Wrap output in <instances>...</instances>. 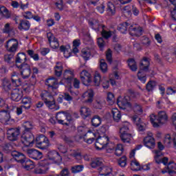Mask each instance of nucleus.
<instances>
[{
	"instance_id": "6e6552de",
	"label": "nucleus",
	"mask_w": 176,
	"mask_h": 176,
	"mask_svg": "<svg viewBox=\"0 0 176 176\" xmlns=\"http://www.w3.org/2000/svg\"><path fill=\"white\" fill-rule=\"evenodd\" d=\"M49 170V162L47 160L41 161L38 162V167L34 168L35 174H46Z\"/></svg>"
},
{
	"instance_id": "ddd939ff",
	"label": "nucleus",
	"mask_w": 176,
	"mask_h": 176,
	"mask_svg": "<svg viewBox=\"0 0 176 176\" xmlns=\"http://www.w3.org/2000/svg\"><path fill=\"white\" fill-rule=\"evenodd\" d=\"M11 155L12 156L13 159L17 163H20L22 164V163H24V161L27 159V157H25V155L23 153H20L17 151H14L11 153Z\"/></svg>"
},
{
	"instance_id": "4be33fe9",
	"label": "nucleus",
	"mask_w": 176,
	"mask_h": 176,
	"mask_svg": "<svg viewBox=\"0 0 176 176\" xmlns=\"http://www.w3.org/2000/svg\"><path fill=\"white\" fill-rule=\"evenodd\" d=\"M93 54V50L90 48H84L81 50V56L84 58V60L85 61H87L89 58H90V56Z\"/></svg>"
},
{
	"instance_id": "3c124183",
	"label": "nucleus",
	"mask_w": 176,
	"mask_h": 176,
	"mask_svg": "<svg viewBox=\"0 0 176 176\" xmlns=\"http://www.w3.org/2000/svg\"><path fill=\"white\" fill-rule=\"evenodd\" d=\"M107 102L109 105H113L115 104V95L109 92L107 94Z\"/></svg>"
},
{
	"instance_id": "c85d7f7f",
	"label": "nucleus",
	"mask_w": 176,
	"mask_h": 176,
	"mask_svg": "<svg viewBox=\"0 0 176 176\" xmlns=\"http://www.w3.org/2000/svg\"><path fill=\"white\" fill-rule=\"evenodd\" d=\"M41 97L43 101H47V100H53V96L50 94V92L47 89V91L44 90L41 94Z\"/></svg>"
},
{
	"instance_id": "49530a36",
	"label": "nucleus",
	"mask_w": 176,
	"mask_h": 176,
	"mask_svg": "<svg viewBox=\"0 0 176 176\" xmlns=\"http://www.w3.org/2000/svg\"><path fill=\"white\" fill-rule=\"evenodd\" d=\"M10 119V116L6 111L0 112V120H3L4 122H9Z\"/></svg>"
},
{
	"instance_id": "79ce46f5",
	"label": "nucleus",
	"mask_w": 176,
	"mask_h": 176,
	"mask_svg": "<svg viewBox=\"0 0 176 176\" xmlns=\"http://www.w3.org/2000/svg\"><path fill=\"white\" fill-rule=\"evenodd\" d=\"M100 85H101V75L98 72H96L94 78V86L98 87Z\"/></svg>"
},
{
	"instance_id": "b1692460",
	"label": "nucleus",
	"mask_w": 176,
	"mask_h": 176,
	"mask_svg": "<svg viewBox=\"0 0 176 176\" xmlns=\"http://www.w3.org/2000/svg\"><path fill=\"white\" fill-rule=\"evenodd\" d=\"M30 21L27 20H22L19 23V30H24L25 31H28V30H30Z\"/></svg>"
},
{
	"instance_id": "680f3d73",
	"label": "nucleus",
	"mask_w": 176,
	"mask_h": 176,
	"mask_svg": "<svg viewBox=\"0 0 176 176\" xmlns=\"http://www.w3.org/2000/svg\"><path fill=\"white\" fill-rule=\"evenodd\" d=\"M90 135H94V133L90 132L87 136H85L86 140L85 141L87 144H93L96 139L94 138H90Z\"/></svg>"
},
{
	"instance_id": "4c0bfd02",
	"label": "nucleus",
	"mask_w": 176,
	"mask_h": 176,
	"mask_svg": "<svg viewBox=\"0 0 176 176\" xmlns=\"http://www.w3.org/2000/svg\"><path fill=\"white\" fill-rule=\"evenodd\" d=\"M91 167H92V168H96L97 167H100L101 166H102V159L101 158H96L94 160H92V162L90 164Z\"/></svg>"
},
{
	"instance_id": "8fccbe9b",
	"label": "nucleus",
	"mask_w": 176,
	"mask_h": 176,
	"mask_svg": "<svg viewBox=\"0 0 176 176\" xmlns=\"http://www.w3.org/2000/svg\"><path fill=\"white\" fill-rule=\"evenodd\" d=\"M14 54H8L5 55L4 60L6 63H8V64H12V63H14Z\"/></svg>"
},
{
	"instance_id": "dca6fc26",
	"label": "nucleus",
	"mask_w": 176,
	"mask_h": 176,
	"mask_svg": "<svg viewBox=\"0 0 176 176\" xmlns=\"http://www.w3.org/2000/svg\"><path fill=\"white\" fill-rule=\"evenodd\" d=\"M150 65H151V63L149 62V58L146 57H144L142 60L140 61L139 71L148 72V71H149Z\"/></svg>"
},
{
	"instance_id": "bf43d9fd",
	"label": "nucleus",
	"mask_w": 176,
	"mask_h": 176,
	"mask_svg": "<svg viewBox=\"0 0 176 176\" xmlns=\"http://www.w3.org/2000/svg\"><path fill=\"white\" fill-rule=\"evenodd\" d=\"M57 89H58V86H54L48 87L47 90L53 97L54 96H57Z\"/></svg>"
},
{
	"instance_id": "6ab92c4d",
	"label": "nucleus",
	"mask_w": 176,
	"mask_h": 176,
	"mask_svg": "<svg viewBox=\"0 0 176 176\" xmlns=\"http://www.w3.org/2000/svg\"><path fill=\"white\" fill-rule=\"evenodd\" d=\"M11 81L12 85L17 87L19 86H21V83H23V82L21 81V78L19 77V73L16 72H13L11 74Z\"/></svg>"
},
{
	"instance_id": "6e6d98bb",
	"label": "nucleus",
	"mask_w": 176,
	"mask_h": 176,
	"mask_svg": "<svg viewBox=\"0 0 176 176\" xmlns=\"http://www.w3.org/2000/svg\"><path fill=\"white\" fill-rule=\"evenodd\" d=\"M28 54H29V56L33 58L35 61H38V60H39V55H38V54H35L34 52V50H29L27 51Z\"/></svg>"
},
{
	"instance_id": "13d9d810",
	"label": "nucleus",
	"mask_w": 176,
	"mask_h": 176,
	"mask_svg": "<svg viewBox=\"0 0 176 176\" xmlns=\"http://www.w3.org/2000/svg\"><path fill=\"white\" fill-rule=\"evenodd\" d=\"M57 89H58V86H54L48 87L47 90L53 97L54 96H57Z\"/></svg>"
},
{
	"instance_id": "5fc2aeb1",
	"label": "nucleus",
	"mask_w": 176,
	"mask_h": 176,
	"mask_svg": "<svg viewBox=\"0 0 176 176\" xmlns=\"http://www.w3.org/2000/svg\"><path fill=\"white\" fill-rule=\"evenodd\" d=\"M156 86V82L155 81H149L146 85V89L147 91H152L155 87Z\"/></svg>"
},
{
	"instance_id": "c03bdc74",
	"label": "nucleus",
	"mask_w": 176,
	"mask_h": 176,
	"mask_svg": "<svg viewBox=\"0 0 176 176\" xmlns=\"http://www.w3.org/2000/svg\"><path fill=\"white\" fill-rule=\"evenodd\" d=\"M138 78L139 80H141L142 83L146 82V74H145V72L139 70L138 72Z\"/></svg>"
},
{
	"instance_id": "1a4fd4ad",
	"label": "nucleus",
	"mask_w": 176,
	"mask_h": 176,
	"mask_svg": "<svg viewBox=\"0 0 176 176\" xmlns=\"http://www.w3.org/2000/svg\"><path fill=\"white\" fill-rule=\"evenodd\" d=\"M18 68L23 79H28L30 78L31 76V66L28 63H25Z\"/></svg>"
},
{
	"instance_id": "c9c22d12",
	"label": "nucleus",
	"mask_w": 176,
	"mask_h": 176,
	"mask_svg": "<svg viewBox=\"0 0 176 176\" xmlns=\"http://www.w3.org/2000/svg\"><path fill=\"white\" fill-rule=\"evenodd\" d=\"M2 151L4 153H12L13 152V146L10 143H6L2 146Z\"/></svg>"
},
{
	"instance_id": "f3484780",
	"label": "nucleus",
	"mask_w": 176,
	"mask_h": 176,
	"mask_svg": "<svg viewBox=\"0 0 176 176\" xmlns=\"http://www.w3.org/2000/svg\"><path fill=\"white\" fill-rule=\"evenodd\" d=\"M28 155L34 160H40V159H42L43 157L42 153L35 149L28 150Z\"/></svg>"
},
{
	"instance_id": "69168bd1",
	"label": "nucleus",
	"mask_w": 176,
	"mask_h": 176,
	"mask_svg": "<svg viewBox=\"0 0 176 176\" xmlns=\"http://www.w3.org/2000/svg\"><path fill=\"white\" fill-rule=\"evenodd\" d=\"M86 94L88 97V100H86V102H89V103L93 102V98L94 97V92H93V91H89L87 92Z\"/></svg>"
},
{
	"instance_id": "052dcab7",
	"label": "nucleus",
	"mask_w": 176,
	"mask_h": 176,
	"mask_svg": "<svg viewBox=\"0 0 176 176\" xmlns=\"http://www.w3.org/2000/svg\"><path fill=\"white\" fill-rule=\"evenodd\" d=\"M8 52H10V53H16L17 51V49L19 47V44H15L14 45H10L9 47H6Z\"/></svg>"
},
{
	"instance_id": "e2e57ef3",
	"label": "nucleus",
	"mask_w": 176,
	"mask_h": 176,
	"mask_svg": "<svg viewBox=\"0 0 176 176\" xmlns=\"http://www.w3.org/2000/svg\"><path fill=\"white\" fill-rule=\"evenodd\" d=\"M50 45L52 47V49H57L60 46L58 39L54 38V40L50 43Z\"/></svg>"
},
{
	"instance_id": "58836bf2",
	"label": "nucleus",
	"mask_w": 176,
	"mask_h": 176,
	"mask_svg": "<svg viewBox=\"0 0 176 176\" xmlns=\"http://www.w3.org/2000/svg\"><path fill=\"white\" fill-rule=\"evenodd\" d=\"M84 168L85 166L83 165H75L72 166L71 171L72 174H78V173H81V171H83Z\"/></svg>"
},
{
	"instance_id": "37998d69",
	"label": "nucleus",
	"mask_w": 176,
	"mask_h": 176,
	"mask_svg": "<svg viewBox=\"0 0 176 176\" xmlns=\"http://www.w3.org/2000/svg\"><path fill=\"white\" fill-rule=\"evenodd\" d=\"M44 102L50 109H54V107H56V101L54 100V98H52V99H48L44 101Z\"/></svg>"
},
{
	"instance_id": "39448f33",
	"label": "nucleus",
	"mask_w": 176,
	"mask_h": 176,
	"mask_svg": "<svg viewBox=\"0 0 176 176\" xmlns=\"http://www.w3.org/2000/svg\"><path fill=\"white\" fill-rule=\"evenodd\" d=\"M20 128H9L7 129V139L8 141H17L20 138Z\"/></svg>"
},
{
	"instance_id": "9b49d317",
	"label": "nucleus",
	"mask_w": 176,
	"mask_h": 176,
	"mask_svg": "<svg viewBox=\"0 0 176 176\" xmlns=\"http://www.w3.org/2000/svg\"><path fill=\"white\" fill-rule=\"evenodd\" d=\"M132 120L137 126L138 131H145L146 129V124L142 122L141 118L138 116H133L132 117Z\"/></svg>"
},
{
	"instance_id": "7c9ffc66",
	"label": "nucleus",
	"mask_w": 176,
	"mask_h": 176,
	"mask_svg": "<svg viewBox=\"0 0 176 176\" xmlns=\"http://www.w3.org/2000/svg\"><path fill=\"white\" fill-rule=\"evenodd\" d=\"M64 79H65L68 83H71L74 79V73L69 70H65L64 72Z\"/></svg>"
},
{
	"instance_id": "412c9836",
	"label": "nucleus",
	"mask_w": 176,
	"mask_h": 176,
	"mask_svg": "<svg viewBox=\"0 0 176 176\" xmlns=\"http://www.w3.org/2000/svg\"><path fill=\"white\" fill-rule=\"evenodd\" d=\"M56 118L59 124H63V126H68V123L64 122V120H65V111L58 112L56 113Z\"/></svg>"
},
{
	"instance_id": "72a5a7b5",
	"label": "nucleus",
	"mask_w": 176,
	"mask_h": 176,
	"mask_svg": "<svg viewBox=\"0 0 176 176\" xmlns=\"http://www.w3.org/2000/svg\"><path fill=\"white\" fill-rule=\"evenodd\" d=\"M80 112L82 116H84L85 118H89V116L91 115V110H90L89 107H82Z\"/></svg>"
},
{
	"instance_id": "338daca9",
	"label": "nucleus",
	"mask_w": 176,
	"mask_h": 176,
	"mask_svg": "<svg viewBox=\"0 0 176 176\" xmlns=\"http://www.w3.org/2000/svg\"><path fill=\"white\" fill-rule=\"evenodd\" d=\"M89 24L91 25V27H92V28L96 29L97 27H98V21L96 19H89Z\"/></svg>"
},
{
	"instance_id": "2eb2a0df",
	"label": "nucleus",
	"mask_w": 176,
	"mask_h": 176,
	"mask_svg": "<svg viewBox=\"0 0 176 176\" xmlns=\"http://www.w3.org/2000/svg\"><path fill=\"white\" fill-rule=\"evenodd\" d=\"M23 98V91L19 88L14 89L11 92V99L16 102H19Z\"/></svg>"
},
{
	"instance_id": "0eeeda50",
	"label": "nucleus",
	"mask_w": 176,
	"mask_h": 176,
	"mask_svg": "<svg viewBox=\"0 0 176 176\" xmlns=\"http://www.w3.org/2000/svg\"><path fill=\"white\" fill-rule=\"evenodd\" d=\"M151 132H148L147 136H146L143 140V144L146 148L149 149H153L156 146V142L155 141V138Z\"/></svg>"
},
{
	"instance_id": "09e8293b",
	"label": "nucleus",
	"mask_w": 176,
	"mask_h": 176,
	"mask_svg": "<svg viewBox=\"0 0 176 176\" xmlns=\"http://www.w3.org/2000/svg\"><path fill=\"white\" fill-rule=\"evenodd\" d=\"M100 68L102 72L105 73L108 71V65L105 62V60L101 59L100 62Z\"/></svg>"
},
{
	"instance_id": "ea45409f",
	"label": "nucleus",
	"mask_w": 176,
	"mask_h": 176,
	"mask_svg": "<svg viewBox=\"0 0 176 176\" xmlns=\"http://www.w3.org/2000/svg\"><path fill=\"white\" fill-rule=\"evenodd\" d=\"M92 126L98 127L101 124V118L99 116H94L91 119Z\"/></svg>"
},
{
	"instance_id": "2f4dec72",
	"label": "nucleus",
	"mask_w": 176,
	"mask_h": 176,
	"mask_svg": "<svg viewBox=\"0 0 176 176\" xmlns=\"http://www.w3.org/2000/svg\"><path fill=\"white\" fill-rule=\"evenodd\" d=\"M0 14H3L6 19H10L12 14L5 6L0 7Z\"/></svg>"
},
{
	"instance_id": "7ed1b4c3",
	"label": "nucleus",
	"mask_w": 176,
	"mask_h": 176,
	"mask_svg": "<svg viewBox=\"0 0 176 176\" xmlns=\"http://www.w3.org/2000/svg\"><path fill=\"white\" fill-rule=\"evenodd\" d=\"M35 144L37 148L43 150L47 149V148L50 146L49 139L43 135H41L36 138Z\"/></svg>"
},
{
	"instance_id": "4468645a",
	"label": "nucleus",
	"mask_w": 176,
	"mask_h": 176,
	"mask_svg": "<svg viewBox=\"0 0 176 176\" xmlns=\"http://www.w3.org/2000/svg\"><path fill=\"white\" fill-rule=\"evenodd\" d=\"M16 67H21L23 64H27V56L24 52L19 53L15 58Z\"/></svg>"
},
{
	"instance_id": "20e7f679",
	"label": "nucleus",
	"mask_w": 176,
	"mask_h": 176,
	"mask_svg": "<svg viewBox=\"0 0 176 176\" xmlns=\"http://www.w3.org/2000/svg\"><path fill=\"white\" fill-rule=\"evenodd\" d=\"M21 141L25 146H31L35 142V138L31 132H23L21 136Z\"/></svg>"
},
{
	"instance_id": "f8f14e48",
	"label": "nucleus",
	"mask_w": 176,
	"mask_h": 176,
	"mask_svg": "<svg viewBox=\"0 0 176 176\" xmlns=\"http://www.w3.org/2000/svg\"><path fill=\"white\" fill-rule=\"evenodd\" d=\"M80 78L85 86H89L91 83V75L85 69L81 72Z\"/></svg>"
},
{
	"instance_id": "a878e982",
	"label": "nucleus",
	"mask_w": 176,
	"mask_h": 176,
	"mask_svg": "<svg viewBox=\"0 0 176 176\" xmlns=\"http://www.w3.org/2000/svg\"><path fill=\"white\" fill-rule=\"evenodd\" d=\"M107 14L109 16H113L115 13H116V8L115 7V5L113 3L109 2L107 4Z\"/></svg>"
},
{
	"instance_id": "f704fd0d",
	"label": "nucleus",
	"mask_w": 176,
	"mask_h": 176,
	"mask_svg": "<svg viewBox=\"0 0 176 176\" xmlns=\"http://www.w3.org/2000/svg\"><path fill=\"white\" fill-rule=\"evenodd\" d=\"M90 130H89L88 128L86 126H78V134H80L81 135H84L85 137H87L89 135V132Z\"/></svg>"
},
{
	"instance_id": "5701e85b",
	"label": "nucleus",
	"mask_w": 176,
	"mask_h": 176,
	"mask_svg": "<svg viewBox=\"0 0 176 176\" xmlns=\"http://www.w3.org/2000/svg\"><path fill=\"white\" fill-rule=\"evenodd\" d=\"M113 119L115 122H119L120 119L122 118V114L120 113V111L118 109H113L111 111Z\"/></svg>"
},
{
	"instance_id": "e433bc0d",
	"label": "nucleus",
	"mask_w": 176,
	"mask_h": 176,
	"mask_svg": "<svg viewBox=\"0 0 176 176\" xmlns=\"http://www.w3.org/2000/svg\"><path fill=\"white\" fill-rule=\"evenodd\" d=\"M22 104H23L22 107L25 109H30V108H31V99L29 97L23 98Z\"/></svg>"
},
{
	"instance_id": "cd10ccee",
	"label": "nucleus",
	"mask_w": 176,
	"mask_h": 176,
	"mask_svg": "<svg viewBox=\"0 0 176 176\" xmlns=\"http://www.w3.org/2000/svg\"><path fill=\"white\" fill-rule=\"evenodd\" d=\"M21 164L25 170H27L28 171L34 168V164H32V161L28 158L24 161V163H22Z\"/></svg>"
},
{
	"instance_id": "393cba45",
	"label": "nucleus",
	"mask_w": 176,
	"mask_h": 176,
	"mask_svg": "<svg viewBox=\"0 0 176 176\" xmlns=\"http://www.w3.org/2000/svg\"><path fill=\"white\" fill-rule=\"evenodd\" d=\"M118 105H122V107H131V104L129 102V97H124L122 100L120 98L117 99Z\"/></svg>"
},
{
	"instance_id": "a18cd8bd",
	"label": "nucleus",
	"mask_w": 176,
	"mask_h": 176,
	"mask_svg": "<svg viewBox=\"0 0 176 176\" xmlns=\"http://www.w3.org/2000/svg\"><path fill=\"white\" fill-rule=\"evenodd\" d=\"M63 74V65L60 63H56V66L55 67V74L56 76H61Z\"/></svg>"
},
{
	"instance_id": "bb28decb",
	"label": "nucleus",
	"mask_w": 176,
	"mask_h": 176,
	"mask_svg": "<svg viewBox=\"0 0 176 176\" xmlns=\"http://www.w3.org/2000/svg\"><path fill=\"white\" fill-rule=\"evenodd\" d=\"M45 85L48 86V87H54V86H58V82L55 78H50L46 80Z\"/></svg>"
},
{
	"instance_id": "603ef678",
	"label": "nucleus",
	"mask_w": 176,
	"mask_h": 176,
	"mask_svg": "<svg viewBox=\"0 0 176 176\" xmlns=\"http://www.w3.org/2000/svg\"><path fill=\"white\" fill-rule=\"evenodd\" d=\"M127 164V157L126 156H122L118 160V166L120 167H126Z\"/></svg>"
},
{
	"instance_id": "423d86ee",
	"label": "nucleus",
	"mask_w": 176,
	"mask_h": 176,
	"mask_svg": "<svg viewBox=\"0 0 176 176\" xmlns=\"http://www.w3.org/2000/svg\"><path fill=\"white\" fill-rule=\"evenodd\" d=\"M120 137L122 142L124 144H129L130 141H131V134L129 133V127L128 126H122L120 129Z\"/></svg>"
},
{
	"instance_id": "864d4df0",
	"label": "nucleus",
	"mask_w": 176,
	"mask_h": 176,
	"mask_svg": "<svg viewBox=\"0 0 176 176\" xmlns=\"http://www.w3.org/2000/svg\"><path fill=\"white\" fill-rule=\"evenodd\" d=\"M60 50L62 53H63L64 54V56L66 58H68L69 57L71 56V52H69L68 54V48H67L64 45H61L60 47Z\"/></svg>"
},
{
	"instance_id": "c756f323",
	"label": "nucleus",
	"mask_w": 176,
	"mask_h": 176,
	"mask_svg": "<svg viewBox=\"0 0 176 176\" xmlns=\"http://www.w3.org/2000/svg\"><path fill=\"white\" fill-rule=\"evenodd\" d=\"M23 127L24 129L23 133H31V130L34 129V125H32V122L26 121L23 124Z\"/></svg>"
},
{
	"instance_id": "4d7b16f0",
	"label": "nucleus",
	"mask_w": 176,
	"mask_h": 176,
	"mask_svg": "<svg viewBox=\"0 0 176 176\" xmlns=\"http://www.w3.org/2000/svg\"><path fill=\"white\" fill-rule=\"evenodd\" d=\"M19 44V41L16 38H11L6 41V47H9V46H14V45Z\"/></svg>"
},
{
	"instance_id": "a19ab883",
	"label": "nucleus",
	"mask_w": 176,
	"mask_h": 176,
	"mask_svg": "<svg viewBox=\"0 0 176 176\" xmlns=\"http://www.w3.org/2000/svg\"><path fill=\"white\" fill-rule=\"evenodd\" d=\"M102 38H104V39H109L112 35H113V32L109 31L107 32L106 31L104 28H105V25L102 26Z\"/></svg>"
},
{
	"instance_id": "0e129e2a",
	"label": "nucleus",
	"mask_w": 176,
	"mask_h": 176,
	"mask_svg": "<svg viewBox=\"0 0 176 176\" xmlns=\"http://www.w3.org/2000/svg\"><path fill=\"white\" fill-rule=\"evenodd\" d=\"M63 98L65 100V101H68V102H71L74 100V97H72L68 92H65L62 95Z\"/></svg>"
},
{
	"instance_id": "774afa93",
	"label": "nucleus",
	"mask_w": 176,
	"mask_h": 176,
	"mask_svg": "<svg viewBox=\"0 0 176 176\" xmlns=\"http://www.w3.org/2000/svg\"><path fill=\"white\" fill-rule=\"evenodd\" d=\"M71 173H69V169L68 168H63L60 173V176H69Z\"/></svg>"
},
{
	"instance_id": "a211bd4d",
	"label": "nucleus",
	"mask_w": 176,
	"mask_h": 176,
	"mask_svg": "<svg viewBox=\"0 0 176 176\" xmlns=\"http://www.w3.org/2000/svg\"><path fill=\"white\" fill-rule=\"evenodd\" d=\"M129 32L131 36H141L142 35V28H135L133 25L129 26Z\"/></svg>"
},
{
	"instance_id": "473e14b6",
	"label": "nucleus",
	"mask_w": 176,
	"mask_h": 176,
	"mask_svg": "<svg viewBox=\"0 0 176 176\" xmlns=\"http://www.w3.org/2000/svg\"><path fill=\"white\" fill-rule=\"evenodd\" d=\"M130 25L127 22H124L122 23H120L118 25L117 30L120 31L122 34H126V32L127 31V28Z\"/></svg>"
},
{
	"instance_id": "9d476101",
	"label": "nucleus",
	"mask_w": 176,
	"mask_h": 176,
	"mask_svg": "<svg viewBox=\"0 0 176 176\" xmlns=\"http://www.w3.org/2000/svg\"><path fill=\"white\" fill-rule=\"evenodd\" d=\"M108 141H109V138L107 136H99L95 142L96 149H104V148H107V145L109 144Z\"/></svg>"
},
{
	"instance_id": "de8ad7c7",
	"label": "nucleus",
	"mask_w": 176,
	"mask_h": 176,
	"mask_svg": "<svg viewBox=\"0 0 176 176\" xmlns=\"http://www.w3.org/2000/svg\"><path fill=\"white\" fill-rule=\"evenodd\" d=\"M3 89L5 91H9L12 89V84L9 80L6 79L3 81Z\"/></svg>"
},
{
	"instance_id": "f03ea898",
	"label": "nucleus",
	"mask_w": 176,
	"mask_h": 176,
	"mask_svg": "<svg viewBox=\"0 0 176 176\" xmlns=\"http://www.w3.org/2000/svg\"><path fill=\"white\" fill-rule=\"evenodd\" d=\"M167 120H168V117L164 111H160L158 116L155 114L150 116V122L152 123L153 127H159V124H164Z\"/></svg>"
},
{
	"instance_id": "f257e3e1",
	"label": "nucleus",
	"mask_w": 176,
	"mask_h": 176,
	"mask_svg": "<svg viewBox=\"0 0 176 176\" xmlns=\"http://www.w3.org/2000/svg\"><path fill=\"white\" fill-rule=\"evenodd\" d=\"M160 151H155V163H157V164H161V163H162L164 166H167L166 167L168 169V174H173V173H174V170H175V164L173 163V162H168V157H167L160 158Z\"/></svg>"
},
{
	"instance_id": "aec40b11",
	"label": "nucleus",
	"mask_w": 176,
	"mask_h": 176,
	"mask_svg": "<svg viewBox=\"0 0 176 176\" xmlns=\"http://www.w3.org/2000/svg\"><path fill=\"white\" fill-rule=\"evenodd\" d=\"M47 157L49 160H52L56 163H58V162H61L62 157L60 156V154L57 153V151H50L47 153Z\"/></svg>"
}]
</instances>
